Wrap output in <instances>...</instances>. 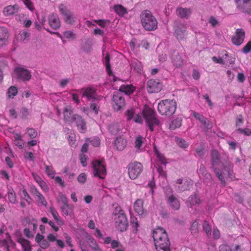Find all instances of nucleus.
I'll list each match as a JSON object with an SVG mask.
<instances>
[{
    "label": "nucleus",
    "instance_id": "21",
    "mask_svg": "<svg viewBox=\"0 0 251 251\" xmlns=\"http://www.w3.org/2000/svg\"><path fill=\"white\" fill-rule=\"evenodd\" d=\"M49 23L50 26L54 29H58L60 26L59 18L55 14H52L49 16Z\"/></svg>",
    "mask_w": 251,
    "mask_h": 251
},
{
    "label": "nucleus",
    "instance_id": "43",
    "mask_svg": "<svg viewBox=\"0 0 251 251\" xmlns=\"http://www.w3.org/2000/svg\"><path fill=\"white\" fill-rule=\"evenodd\" d=\"M18 93L17 88L14 86L10 87L7 92V95L8 98H13Z\"/></svg>",
    "mask_w": 251,
    "mask_h": 251
},
{
    "label": "nucleus",
    "instance_id": "32",
    "mask_svg": "<svg viewBox=\"0 0 251 251\" xmlns=\"http://www.w3.org/2000/svg\"><path fill=\"white\" fill-rule=\"evenodd\" d=\"M201 202L200 199L196 195L190 196L187 201V205L191 206L196 204H199Z\"/></svg>",
    "mask_w": 251,
    "mask_h": 251
},
{
    "label": "nucleus",
    "instance_id": "13",
    "mask_svg": "<svg viewBox=\"0 0 251 251\" xmlns=\"http://www.w3.org/2000/svg\"><path fill=\"white\" fill-rule=\"evenodd\" d=\"M73 123L75 122L78 130L81 133H84L86 131L87 127L85 120L82 117L78 114L73 115Z\"/></svg>",
    "mask_w": 251,
    "mask_h": 251
},
{
    "label": "nucleus",
    "instance_id": "37",
    "mask_svg": "<svg viewBox=\"0 0 251 251\" xmlns=\"http://www.w3.org/2000/svg\"><path fill=\"white\" fill-rule=\"evenodd\" d=\"M104 63L107 74L109 75H111L112 74V72L111 70L110 64V56L108 53H107L105 56Z\"/></svg>",
    "mask_w": 251,
    "mask_h": 251
},
{
    "label": "nucleus",
    "instance_id": "5",
    "mask_svg": "<svg viewBox=\"0 0 251 251\" xmlns=\"http://www.w3.org/2000/svg\"><path fill=\"white\" fill-rule=\"evenodd\" d=\"M129 177L131 179L137 178L142 173L144 169L142 163L133 161L129 163L127 166Z\"/></svg>",
    "mask_w": 251,
    "mask_h": 251
},
{
    "label": "nucleus",
    "instance_id": "11",
    "mask_svg": "<svg viewBox=\"0 0 251 251\" xmlns=\"http://www.w3.org/2000/svg\"><path fill=\"white\" fill-rule=\"evenodd\" d=\"M59 9L61 13L63 15L64 21L67 24L73 25L75 23V16L64 5H60Z\"/></svg>",
    "mask_w": 251,
    "mask_h": 251
},
{
    "label": "nucleus",
    "instance_id": "40",
    "mask_svg": "<svg viewBox=\"0 0 251 251\" xmlns=\"http://www.w3.org/2000/svg\"><path fill=\"white\" fill-rule=\"evenodd\" d=\"M145 140V139L141 135L137 136L134 142L135 147L138 150H140Z\"/></svg>",
    "mask_w": 251,
    "mask_h": 251
},
{
    "label": "nucleus",
    "instance_id": "41",
    "mask_svg": "<svg viewBox=\"0 0 251 251\" xmlns=\"http://www.w3.org/2000/svg\"><path fill=\"white\" fill-rule=\"evenodd\" d=\"M30 115L29 110L25 107L22 108L19 112V117L22 119H26Z\"/></svg>",
    "mask_w": 251,
    "mask_h": 251
},
{
    "label": "nucleus",
    "instance_id": "1",
    "mask_svg": "<svg viewBox=\"0 0 251 251\" xmlns=\"http://www.w3.org/2000/svg\"><path fill=\"white\" fill-rule=\"evenodd\" d=\"M157 251H170V242L166 231L161 227L154 229L152 233Z\"/></svg>",
    "mask_w": 251,
    "mask_h": 251
},
{
    "label": "nucleus",
    "instance_id": "19",
    "mask_svg": "<svg viewBox=\"0 0 251 251\" xmlns=\"http://www.w3.org/2000/svg\"><path fill=\"white\" fill-rule=\"evenodd\" d=\"M186 29L187 27L185 24L182 23L178 24L175 31V34L178 39H182L184 37Z\"/></svg>",
    "mask_w": 251,
    "mask_h": 251
},
{
    "label": "nucleus",
    "instance_id": "56",
    "mask_svg": "<svg viewBox=\"0 0 251 251\" xmlns=\"http://www.w3.org/2000/svg\"><path fill=\"white\" fill-rule=\"evenodd\" d=\"M134 115V110L133 108L128 109L126 112L127 120L129 121L132 119Z\"/></svg>",
    "mask_w": 251,
    "mask_h": 251
},
{
    "label": "nucleus",
    "instance_id": "49",
    "mask_svg": "<svg viewBox=\"0 0 251 251\" xmlns=\"http://www.w3.org/2000/svg\"><path fill=\"white\" fill-rule=\"evenodd\" d=\"M23 1L26 7L30 11H33L34 10L33 3L31 0H23Z\"/></svg>",
    "mask_w": 251,
    "mask_h": 251
},
{
    "label": "nucleus",
    "instance_id": "20",
    "mask_svg": "<svg viewBox=\"0 0 251 251\" xmlns=\"http://www.w3.org/2000/svg\"><path fill=\"white\" fill-rule=\"evenodd\" d=\"M192 14V11L189 8L178 7L176 10V14L181 19H188Z\"/></svg>",
    "mask_w": 251,
    "mask_h": 251
},
{
    "label": "nucleus",
    "instance_id": "33",
    "mask_svg": "<svg viewBox=\"0 0 251 251\" xmlns=\"http://www.w3.org/2000/svg\"><path fill=\"white\" fill-rule=\"evenodd\" d=\"M154 151L157 156L158 161L162 164L166 165L167 163L166 158L164 155L160 153L155 147H154Z\"/></svg>",
    "mask_w": 251,
    "mask_h": 251
},
{
    "label": "nucleus",
    "instance_id": "59",
    "mask_svg": "<svg viewBox=\"0 0 251 251\" xmlns=\"http://www.w3.org/2000/svg\"><path fill=\"white\" fill-rule=\"evenodd\" d=\"M87 157L86 155L84 153H82L80 155V163L83 167H85L87 166Z\"/></svg>",
    "mask_w": 251,
    "mask_h": 251
},
{
    "label": "nucleus",
    "instance_id": "51",
    "mask_svg": "<svg viewBox=\"0 0 251 251\" xmlns=\"http://www.w3.org/2000/svg\"><path fill=\"white\" fill-rule=\"evenodd\" d=\"M108 129L113 134H117L119 131V128L117 125H110L108 127Z\"/></svg>",
    "mask_w": 251,
    "mask_h": 251
},
{
    "label": "nucleus",
    "instance_id": "6",
    "mask_svg": "<svg viewBox=\"0 0 251 251\" xmlns=\"http://www.w3.org/2000/svg\"><path fill=\"white\" fill-rule=\"evenodd\" d=\"M115 226L117 230L121 232L125 231L128 226L126 215L124 211L120 210L118 213L115 214Z\"/></svg>",
    "mask_w": 251,
    "mask_h": 251
},
{
    "label": "nucleus",
    "instance_id": "9",
    "mask_svg": "<svg viewBox=\"0 0 251 251\" xmlns=\"http://www.w3.org/2000/svg\"><path fill=\"white\" fill-rule=\"evenodd\" d=\"M173 191L171 188L168 187L166 189V197L167 203L172 209L177 210L180 208L179 200L173 194Z\"/></svg>",
    "mask_w": 251,
    "mask_h": 251
},
{
    "label": "nucleus",
    "instance_id": "28",
    "mask_svg": "<svg viewBox=\"0 0 251 251\" xmlns=\"http://www.w3.org/2000/svg\"><path fill=\"white\" fill-rule=\"evenodd\" d=\"M86 241L90 247L95 251H101L96 240L90 235H87Z\"/></svg>",
    "mask_w": 251,
    "mask_h": 251
},
{
    "label": "nucleus",
    "instance_id": "22",
    "mask_svg": "<svg viewBox=\"0 0 251 251\" xmlns=\"http://www.w3.org/2000/svg\"><path fill=\"white\" fill-rule=\"evenodd\" d=\"M172 61L174 66L176 68L181 67L184 62L182 57L176 51H174L172 55Z\"/></svg>",
    "mask_w": 251,
    "mask_h": 251
},
{
    "label": "nucleus",
    "instance_id": "26",
    "mask_svg": "<svg viewBox=\"0 0 251 251\" xmlns=\"http://www.w3.org/2000/svg\"><path fill=\"white\" fill-rule=\"evenodd\" d=\"M73 110L69 106H66L63 110L64 120L66 122L72 123L73 121Z\"/></svg>",
    "mask_w": 251,
    "mask_h": 251
},
{
    "label": "nucleus",
    "instance_id": "61",
    "mask_svg": "<svg viewBox=\"0 0 251 251\" xmlns=\"http://www.w3.org/2000/svg\"><path fill=\"white\" fill-rule=\"evenodd\" d=\"M95 22L100 27L104 28L106 24L109 22V21L105 20H95Z\"/></svg>",
    "mask_w": 251,
    "mask_h": 251
},
{
    "label": "nucleus",
    "instance_id": "16",
    "mask_svg": "<svg viewBox=\"0 0 251 251\" xmlns=\"http://www.w3.org/2000/svg\"><path fill=\"white\" fill-rule=\"evenodd\" d=\"M19 10V6L18 4L9 5L5 7L3 9V14L6 17H11L16 15Z\"/></svg>",
    "mask_w": 251,
    "mask_h": 251
},
{
    "label": "nucleus",
    "instance_id": "60",
    "mask_svg": "<svg viewBox=\"0 0 251 251\" xmlns=\"http://www.w3.org/2000/svg\"><path fill=\"white\" fill-rule=\"evenodd\" d=\"M209 23L212 27H215L219 24L218 20L213 16H211L209 19Z\"/></svg>",
    "mask_w": 251,
    "mask_h": 251
},
{
    "label": "nucleus",
    "instance_id": "2",
    "mask_svg": "<svg viewBox=\"0 0 251 251\" xmlns=\"http://www.w3.org/2000/svg\"><path fill=\"white\" fill-rule=\"evenodd\" d=\"M141 24L147 31L155 30L157 27L158 22L151 12L148 10L143 11L140 15Z\"/></svg>",
    "mask_w": 251,
    "mask_h": 251
},
{
    "label": "nucleus",
    "instance_id": "57",
    "mask_svg": "<svg viewBox=\"0 0 251 251\" xmlns=\"http://www.w3.org/2000/svg\"><path fill=\"white\" fill-rule=\"evenodd\" d=\"M64 37L67 39H74L75 38V34L71 31H66L63 32Z\"/></svg>",
    "mask_w": 251,
    "mask_h": 251
},
{
    "label": "nucleus",
    "instance_id": "38",
    "mask_svg": "<svg viewBox=\"0 0 251 251\" xmlns=\"http://www.w3.org/2000/svg\"><path fill=\"white\" fill-rule=\"evenodd\" d=\"M115 11L120 16H123L127 13V10L121 5H116L114 7Z\"/></svg>",
    "mask_w": 251,
    "mask_h": 251
},
{
    "label": "nucleus",
    "instance_id": "46",
    "mask_svg": "<svg viewBox=\"0 0 251 251\" xmlns=\"http://www.w3.org/2000/svg\"><path fill=\"white\" fill-rule=\"evenodd\" d=\"M214 171L216 174L217 177L219 178V179L221 181V182L224 186L226 185V181L225 180L224 176L222 174L219 172V169L216 168L214 169Z\"/></svg>",
    "mask_w": 251,
    "mask_h": 251
},
{
    "label": "nucleus",
    "instance_id": "30",
    "mask_svg": "<svg viewBox=\"0 0 251 251\" xmlns=\"http://www.w3.org/2000/svg\"><path fill=\"white\" fill-rule=\"evenodd\" d=\"M212 165L214 167L219 164L220 161V155L218 152L216 150H213L211 151Z\"/></svg>",
    "mask_w": 251,
    "mask_h": 251
},
{
    "label": "nucleus",
    "instance_id": "12",
    "mask_svg": "<svg viewBox=\"0 0 251 251\" xmlns=\"http://www.w3.org/2000/svg\"><path fill=\"white\" fill-rule=\"evenodd\" d=\"M235 3L242 12L251 15V0H235Z\"/></svg>",
    "mask_w": 251,
    "mask_h": 251
},
{
    "label": "nucleus",
    "instance_id": "45",
    "mask_svg": "<svg viewBox=\"0 0 251 251\" xmlns=\"http://www.w3.org/2000/svg\"><path fill=\"white\" fill-rule=\"evenodd\" d=\"M45 172L47 175L51 178H54L55 174V171L53 170L52 166L46 165Z\"/></svg>",
    "mask_w": 251,
    "mask_h": 251
},
{
    "label": "nucleus",
    "instance_id": "3",
    "mask_svg": "<svg viewBox=\"0 0 251 251\" xmlns=\"http://www.w3.org/2000/svg\"><path fill=\"white\" fill-rule=\"evenodd\" d=\"M143 118L147 126L152 132L154 127L160 125V121L157 117L155 111L149 106L146 105L143 110Z\"/></svg>",
    "mask_w": 251,
    "mask_h": 251
},
{
    "label": "nucleus",
    "instance_id": "63",
    "mask_svg": "<svg viewBox=\"0 0 251 251\" xmlns=\"http://www.w3.org/2000/svg\"><path fill=\"white\" fill-rule=\"evenodd\" d=\"M91 143L93 145V146H94L95 147H98L100 145V141L99 137H96V138H93L91 141Z\"/></svg>",
    "mask_w": 251,
    "mask_h": 251
},
{
    "label": "nucleus",
    "instance_id": "39",
    "mask_svg": "<svg viewBox=\"0 0 251 251\" xmlns=\"http://www.w3.org/2000/svg\"><path fill=\"white\" fill-rule=\"evenodd\" d=\"M175 141L176 144L180 148L186 149L189 146V144L182 138L176 137Z\"/></svg>",
    "mask_w": 251,
    "mask_h": 251
},
{
    "label": "nucleus",
    "instance_id": "7",
    "mask_svg": "<svg viewBox=\"0 0 251 251\" xmlns=\"http://www.w3.org/2000/svg\"><path fill=\"white\" fill-rule=\"evenodd\" d=\"M94 176L100 179L105 178L106 175V170L102 161L96 160L92 162Z\"/></svg>",
    "mask_w": 251,
    "mask_h": 251
},
{
    "label": "nucleus",
    "instance_id": "25",
    "mask_svg": "<svg viewBox=\"0 0 251 251\" xmlns=\"http://www.w3.org/2000/svg\"><path fill=\"white\" fill-rule=\"evenodd\" d=\"M144 201L141 199H137L134 203V209L139 215L144 214L145 210L143 207Z\"/></svg>",
    "mask_w": 251,
    "mask_h": 251
},
{
    "label": "nucleus",
    "instance_id": "15",
    "mask_svg": "<svg viewBox=\"0 0 251 251\" xmlns=\"http://www.w3.org/2000/svg\"><path fill=\"white\" fill-rule=\"evenodd\" d=\"M161 88L162 85L159 80L151 79L148 82L147 90L150 93H158L161 90Z\"/></svg>",
    "mask_w": 251,
    "mask_h": 251
},
{
    "label": "nucleus",
    "instance_id": "23",
    "mask_svg": "<svg viewBox=\"0 0 251 251\" xmlns=\"http://www.w3.org/2000/svg\"><path fill=\"white\" fill-rule=\"evenodd\" d=\"M16 241L22 246L23 251H31L32 247L29 241L21 236L18 237Z\"/></svg>",
    "mask_w": 251,
    "mask_h": 251
},
{
    "label": "nucleus",
    "instance_id": "53",
    "mask_svg": "<svg viewBox=\"0 0 251 251\" xmlns=\"http://www.w3.org/2000/svg\"><path fill=\"white\" fill-rule=\"evenodd\" d=\"M27 134L31 138H34L37 136V131L32 128H28L27 131Z\"/></svg>",
    "mask_w": 251,
    "mask_h": 251
},
{
    "label": "nucleus",
    "instance_id": "52",
    "mask_svg": "<svg viewBox=\"0 0 251 251\" xmlns=\"http://www.w3.org/2000/svg\"><path fill=\"white\" fill-rule=\"evenodd\" d=\"M175 188L179 193L183 192L187 189L185 183L180 185H175Z\"/></svg>",
    "mask_w": 251,
    "mask_h": 251
},
{
    "label": "nucleus",
    "instance_id": "35",
    "mask_svg": "<svg viewBox=\"0 0 251 251\" xmlns=\"http://www.w3.org/2000/svg\"><path fill=\"white\" fill-rule=\"evenodd\" d=\"M7 196L9 201L13 204L16 203L17 201L16 195L14 191L12 188H8L7 192Z\"/></svg>",
    "mask_w": 251,
    "mask_h": 251
},
{
    "label": "nucleus",
    "instance_id": "36",
    "mask_svg": "<svg viewBox=\"0 0 251 251\" xmlns=\"http://www.w3.org/2000/svg\"><path fill=\"white\" fill-rule=\"evenodd\" d=\"M199 174L201 175L205 178L208 179H210L211 178V175L209 174L205 166L203 164H201L200 167V169H199Z\"/></svg>",
    "mask_w": 251,
    "mask_h": 251
},
{
    "label": "nucleus",
    "instance_id": "27",
    "mask_svg": "<svg viewBox=\"0 0 251 251\" xmlns=\"http://www.w3.org/2000/svg\"><path fill=\"white\" fill-rule=\"evenodd\" d=\"M115 145L118 150L123 151L127 145V141L122 136L118 137L115 141Z\"/></svg>",
    "mask_w": 251,
    "mask_h": 251
},
{
    "label": "nucleus",
    "instance_id": "62",
    "mask_svg": "<svg viewBox=\"0 0 251 251\" xmlns=\"http://www.w3.org/2000/svg\"><path fill=\"white\" fill-rule=\"evenodd\" d=\"M251 50V41H249L243 48L242 51L245 53H248Z\"/></svg>",
    "mask_w": 251,
    "mask_h": 251
},
{
    "label": "nucleus",
    "instance_id": "8",
    "mask_svg": "<svg viewBox=\"0 0 251 251\" xmlns=\"http://www.w3.org/2000/svg\"><path fill=\"white\" fill-rule=\"evenodd\" d=\"M112 106L115 110L119 111L123 110L126 106L125 98L120 92L114 93L112 100Z\"/></svg>",
    "mask_w": 251,
    "mask_h": 251
},
{
    "label": "nucleus",
    "instance_id": "55",
    "mask_svg": "<svg viewBox=\"0 0 251 251\" xmlns=\"http://www.w3.org/2000/svg\"><path fill=\"white\" fill-rule=\"evenodd\" d=\"M77 181L80 183H84L87 179L86 175L84 173H81L77 178Z\"/></svg>",
    "mask_w": 251,
    "mask_h": 251
},
{
    "label": "nucleus",
    "instance_id": "54",
    "mask_svg": "<svg viewBox=\"0 0 251 251\" xmlns=\"http://www.w3.org/2000/svg\"><path fill=\"white\" fill-rule=\"evenodd\" d=\"M199 224L197 221H194L191 226V232L193 234L196 233L198 231Z\"/></svg>",
    "mask_w": 251,
    "mask_h": 251
},
{
    "label": "nucleus",
    "instance_id": "34",
    "mask_svg": "<svg viewBox=\"0 0 251 251\" xmlns=\"http://www.w3.org/2000/svg\"><path fill=\"white\" fill-rule=\"evenodd\" d=\"M182 119L180 118H177L173 120L170 124V129L174 130L179 127L181 126Z\"/></svg>",
    "mask_w": 251,
    "mask_h": 251
},
{
    "label": "nucleus",
    "instance_id": "50",
    "mask_svg": "<svg viewBox=\"0 0 251 251\" xmlns=\"http://www.w3.org/2000/svg\"><path fill=\"white\" fill-rule=\"evenodd\" d=\"M30 34L26 31L20 32L18 39L20 41H23L29 36Z\"/></svg>",
    "mask_w": 251,
    "mask_h": 251
},
{
    "label": "nucleus",
    "instance_id": "31",
    "mask_svg": "<svg viewBox=\"0 0 251 251\" xmlns=\"http://www.w3.org/2000/svg\"><path fill=\"white\" fill-rule=\"evenodd\" d=\"M14 137L13 142L15 145L18 147V148L21 149H23L24 147V141L20 134L15 133Z\"/></svg>",
    "mask_w": 251,
    "mask_h": 251
},
{
    "label": "nucleus",
    "instance_id": "58",
    "mask_svg": "<svg viewBox=\"0 0 251 251\" xmlns=\"http://www.w3.org/2000/svg\"><path fill=\"white\" fill-rule=\"evenodd\" d=\"M58 201L59 202H61L62 203V205L66 204L68 203V199L67 197L63 195L62 193H60L59 195V199Z\"/></svg>",
    "mask_w": 251,
    "mask_h": 251
},
{
    "label": "nucleus",
    "instance_id": "64",
    "mask_svg": "<svg viewBox=\"0 0 251 251\" xmlns=\"http://www.w3.org/2000/svg\"><path fill=\"white\" fill-rule=\"evenodd\" d=\"M218 251H232V250L227 245L223 244L219 246Z\"/></svg>",
    "mask_w": 251,
    "mask_h": 251
},
{
    "label": "nucleus",
    "instance_id": "4",
    "mask_svg": "<svg viewBox=\"0 0 251 251\" xmlns=\"http://www.w3.org/2000/svg\"><path fill=\"white\" fill-rule=\"evenodd\" d=\"M157 108L160 114L170 116L175 113L176 109V102L174 100H162L159 102Z\"/></svg>",
    "mask_w": 251,
    "mask_h": 251
},
{
    "label": "nucleus",
    "instance_id": "10",
    "mask_svg": "<svg viewBox=\"0 0 251 251\" xmlns=\"http://www.w3.org/2000/svg\"><path fill=\"white\" fill-rule=\"evenodd\" d=\"M14 72L16 78L19 80L28 81L31 78L30 71L22 67L15 68Z\"/></svg>",
    "mask_w": 251,
    "mask_h": 251
},
{
    "label": "nucleus",
    "instance_id": "42",
    "mask_svg": "<svg viewBox=\"0 0 251 251\" xmlns=\"http://www.w3.org/2000/svg\"><path fill=\"white\" fill-rule=\"evenodd\" d=\"M21 198L26 201L28 204H30L31 198L25 189L21 191Z\"/></svg>",
    "mask_w": 251,
    "mask_h": 251
},
{
    "label": "nucleus",
    "instance_id": "17",
    "mask_svg": "<svg viewBox=\"0 0 251 251\" xmlns=\"http://www.w3.org/2000/svg\"><path fill=\"white\" fill-rule=\"evenodd\" d=\"M82 97L87 98L88 100L97 99V94L96 90L92 88H86L82 89Z\"/></svg>",
    "mask_w": 251,
    "mask_h": 251
},
{
    "label": "nucleus",
    "instance_id": "48",
    "mask_svg": "<svg viewBox=\"0 0 251 251\" xmlns=\"http://www.w3.org/2000/svg\"><path fill=\"white\" fill-rule=\"evenodd\" d=\"M50 211L51 215H52L54 219L58 224H60L61 221H60L58 218V213L53 207H50Z\"/></svg>",
    "mask_w": 251,
    "mask_h": 251
},
{
    "label": "nucleus",
    "instance_id": "14",
    "mask_svg": "<svg viewBox=\"0 0 251 251\" xmlns=\"http://www.w3.org/2000/svg\"><path fill=\"white\" fill-rule=\"evenodd\" d=\"M245 36L244 30L242 28H237L235 35L231 39L232 43L236 46H240L243 43Z\"/></svg>",
    "mask_w": 251,
    "mask_h": 251
},
{
    "label": "nucleus",
    "instance_id": "47",
    "mask_svg": "<svg viewBox=\"0 0 251 251\" xmlns=\"http://www.w3.org/2000/svg\"><path fill=\"white\" fill-rule=\"evenodd\" d=\"M202 227L203 230L207 235L211 234V228L207 221H204L202 224Z\"/></svg>",
    "mask_w": 251,
    "mask_h": 251
},
{
    "label": "nucleus",
    "instance_id": "29",
    "mask_svg": "<svg viewBox=\"0 0 251 251\" xmlns=\"http://www.w3.org/2000/svg\"><path fill=\"white\" fill-rule=\"evenodd\" d=\"M119 91L127 95H130L135 91V87L131 85H122L119 88Z\"/></svg>",
    "mask_w": 251,
    "mask_h": 251
},
{
    "label": "nucleus",
    "instance_id": "18",
    "mask_svg": "<svg viewBox=\"0 0 251 251\" xmlns=\"http://www.w3.org/2000/svg\"><path fill=\"white\" fill-rule=\"evenodd\" d=\"M9 36L7 29L3 26H0V47L7 44Z\"/></svg>",
    "mask_w": 251,
    "mask_h": 251
},
{
    "label": "nucleus",
    "instance_id": "24",
    "mask_svg": "<svg viewBox=\"0 0 251 251\" xmlns=\"http://www.w3.org/2000/svg\"><path fill=\"white\" fill-rule=\"evenodd\" d=\"M193 116L198 120H199L203 126L206 128L210 129L212 127V125L208 121L206 118L202 115H201L195 111L192 112Z\"/></svg>",
    "mask_w": 251,
    "mask_h": 251
},
{
    "label": "nucleus",
    "instance_id": "44",
    "mask_svg": "<svg viewBox=\"0 0 251 251\" xmlns=\"http://www.w3.org/2000/svg\"><path fill=\"white\" fill-rule=\"evenodd\" d=\"M61 209L62 212L65 215H70L73 211L72 208L69 206V205L67 203L66 204H63L61 206Z\"/></svg>",
    "mask_w": 251,
    "mask_h": 251
}]
</instances>
